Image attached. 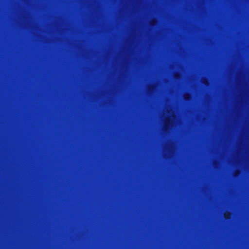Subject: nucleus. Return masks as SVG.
Listing matches in <instances>:
<instances>
[{
  "label": "nucleus",
  "mask_w": 249,
  "mask_h": 249,
  "mask_svg": "<svg viewBox=\"0 0 249 249\" xmlns=\"http://www.w3.org/2000/svg\"><path fill=\"white\" fill-rule=\"evenodd\" d=\"M167 120H166L165 122V126H167Z\"/></svg>",
  "instance_id": "1"
}]
</instances>
